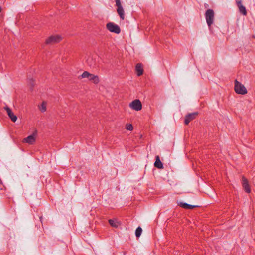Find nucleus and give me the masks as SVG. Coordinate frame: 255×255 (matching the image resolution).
<instances>
[{
  "label": "nucleus",
  "mask_w": 255,
  "mask_h": 255,
  "mask_svg": "<svg viewBox=\"0 0 255 255\" xmlns=\"http://www.w3.org/2000/svg\"><path fill=\"white\" fill-rule=\"evenodd\" d=\"M126 129L128 130L131 131L133 129V127L131 124H127L126 125Z\"/></svg>",
  "instance_id": "6ab92c4d"
},
{
  "label": "nucleus",
  "mask_w": 255,
  "mask_h": 255,
  "mask_svg": "<svg viewBox=\"0 0 255 255\" xmlns=\"http://www.w3.org/2000/svg\"><path fill=\"white\" fill-rule=\"evenodd\" d=\"M235 91L238 94L244 95L247 93V90L245 86L237 80L235 81Z\"/></svg>",
  "instance_id": "f03ea898"
},
{
  "label": "nucleus",
  "mask_w": 255,
  "mask_h": 255,
  "mask_svg": "<svg viewBox=\"0 0 255 255\" xmlns=\"http://www.w3.org/2000/svg\"><path fill=\"white\" fill-rule=\"evenodd\" d=\"M109 223L112 227H116L118 226V223L114 220L110 219L109 220Z\"/></svg>",
  "instance_id": "f3484780"
},
{
  "label": "nucleus",
  "mask_w": 255,
  "mask_h": 255,
  "mask_svg": "<svg viewBox=\"0 0 255 255\" xmlns=\"http://www.w3.org/2000/svg\"><path fill=\"white\" fill-rule=\"evenodd\" d=\"M90 73L87 71H84L82 74L80 76L81 78H89V77L90 76Z\"/></svg>",
  "instance_id": "a211bd4d"
},
{
  "label": "nucleus",
  "mask_w": 255,
  "mask_h": 255,
  "mask_svg": "<svg viewBox=\"0 0 255 255\" xmlns=\"http://www.w3.org/2000/svg\"><path fill=\"white\" fill-rule=\"evenodd\" d=\"M2 183V180L1 179H0V183Z\"/></svg>",
  "instance_id": "5701e85b"
},
{
  "label": "nucleus",
  "mask_w": 255,
  "mask_h": 255,
  "mask_svg": "<svg viewBox=\"0 0 255 255\" xmlns=\"http://www.w3.org/2000/svg\"><path fill=\"white\" fill-rule=\"evenodd\" d=\"M205 18L208 26L210 27L214 20V12L212 9H208L206 11Z\"/></svg>",
  "instance_id": "f257e3e1"
},
{
  "label": "nucleus",
  "mask_w": 255,
  "mask_h": 255,
  "mask_svg": "<svg viewBox=\"0 0 255 255\" xmlns=\"http://www.w3.org/2000/svg\"><path fill=\"white\" fill-rule=\"evenodd\" d=\"M88 79L90 81H92L94 83H98L99 82L98 77L92 74H90Z\"/></svg>",
  "instance_id": "2eb2a0df"
},
{
  "label": "nucleus",
  "mask_w": 255,
  "mask_h": 255,
  "mask_svg": "<svg viewBox=\"0 0 255 255\" xmlns=\"http://www.w3.org/2000/svg\"><path fill=\"white\" fill-rule=\"evenodd\" d=\"M4 109L6 110L7 114L11 120L12 122H15L17 120V117L13 113L11 110L7 106L4 107Z\"/></svg>",
  "instance_id": "6e6552de"
},
{
  "label": "nucleus",
  "mask_w": 255,
  "mask_h": 255,
  "mask_svg": "<svg viewBox=\"0 0 255 255\" xmlns=\"http://www.w3.org/2000/svg\"><path fill=\"white\" fill-rule=\"evenodd\" d=\"M154 166L156 168L158 169H163V165L162 163L160 160L159 157L158 156H157L156 157V161L154 163Z\"/></svg>",
  "instance_id": "f8f14e48"
},
{
  "label": "nucleus",
  "mask_w": 255,
  "mask_h": 255,
  "mask_svg": "<svg viewBox=\"0 0 255 255\" xmlns=\"http://www.w3.org/2000/svg\"><path fill=\"white\" fill-rule=\"evenodd\" d=\"M135 69L137 76H140L143 74V69L142 65L141 63H138L136 64Z\"/></svg>",
  "instance_id": "9b49d317"
},
{
  "label": "nucleus",
  "mask_w": 255,
  "mask_h": 255,
  "mask_svg": "<svg viewBox=\"0 0 255 255\" xmlns=\"http://www.w3.org/2000/svg\"><path fill=\"white\" fill-rule=\"evenodd\" d=\"M117 13L119 14L120 18L122 20H124L125 18V16H124V10L123 7H118V8H117Z\"/></svg>",
  "instance_id": "4468645a"
},
{
  "label": "nucleus",
  "mask_w": 255,
  "mask_h": 255,
  "mask_svg": "<svg viewBox=\"0 0 255 255\" xmlns=\"http://www.w3.org/2000/svg\"><path fill=\"white\" fill-rule=\"evenodd\" d=\"M115 2H116V5L117 6V8H118V7H122L120 0H115Z\"/></svg>",
  "instance_id": "412c9836"
},
{
  "label": "nucleus",
  "mask_w": 255,
  "mask_h": 255,
  "mask_svg": "<svg viewBox=\"0 0 255 255\" xmlns=\"http://www.w3.org/2000/svg\"><path fill=\"white\" fill-rule=\"evenodd\" d=\"M107 29L111 32L116 34L120 33L121 30L119 26L113 23H108L106 25Z\"/></svg>",
  "instance_id": "7ed1b4c3"
},
{
  "label": "nucleus",
  "mask_w": 255,
  "mask_h": 255,
  "mask_svg": "<svg viewBox=\"0 0 255 255\" xmlns=\"http://www.w3.org/2000/svg\"><path fill=\"white\" fill-rule=\"evenodd\" d=\"M142 230L140 227L137 228L135 231V235L137 237H139L141 234Z\"/></svg>",
  "instance_id": "dca6fc26"
},
{
  "label": "nucleus",
  "mask_w": 255,
  "mask_h": 255,
  "mask_svg": "<svg viewBox=\"0 0 255 255\" xmlns=\"http://www.w3.org/2000/svg\"><path fill=\"white\" fill-rule=\"evenodd\" d=\"M40 109L41 112H43L46 111V105L44 103H42Z\"/></svg>",
  "instance_id": "aec40b11"
},
{
  "label": "nucleus",
  "mask_w": 255,
  "mask_h": 255,
  "mask_svg": "<svg viewBox=\"0 0 255 255\" xmlns=\"http://www.w3.org/2000/svg\"><path fill=\"white\" fill-rule=\"evenodd\" d=\"M61 40V37L59 35L51 36L46 40V44H53L59 42Z\"/></svg>",
  "instance_id": "39448f33"
},
{
  "label": "nucleus",
  "mask_w": 255,
  "mask_h": 255,
  "mask_svg": "<svg viewBox=\"0 0 255 255\" xmlns=\"http://www.w3.org/2000/svg\"><path fill=\"white\" fill-rule=\"evenodd\" d=\"M37 134V131L35 130L32 135H29L23 139V142L29 144H32L35 141V135Z\"/></svg>",
  "instance_id": "423d86ee"
},
{
  "label": "nucleus",
  "mask_w": 255,
  "mask_h": 255,
  "mask_svg": "<svg viewBox=\"0 0 255 255\" xmlns=\"http://www.w3.org/2000/svg\"><path fill=\"white\" fill-rule=\"evenodd\" d=\"M242 185L247 193H249L251 192V189L248 183V181L245 177H242Z\"/></svg>",
  "instance_id": "9d476101"
},
{
  "label": "nucleus",
  "mask_w": 255,
  "mask_h": 255,
  "mask_svg": "<svg viewBox=\"0 0 255 255\" xmlns=\"http://www.w3.org/2000/svg\"><path fill=\"white\" fill-rule=\"evenodd\" d=\"M237 4L239 8L240 12L244 16L247 15V12L246 7L244 5H242V1L241 0H239L237 1Z\"/></svg>",
  "instance_id": "1a4fd4ad"
},
{
  "label": "nucleus",
  "mask_w": 255,
  "mask_h": 255,
  "mask_svg": "<svg viewBox=\"0 0 255 255\" xmlns=\"http://www.w3.org/2000/svg\"><path fill=\"white\" fill-rule=\"evenodd\" d=\"M180 205L181 207H182L185 209H192L195 207H199V206H197V205H192L188 204L186 203H180Z\"/></svg>",
  "instance_id": "ddd939ff"
},
{
  "label": "nucleus",
  "mask_w": 255,
  "mask_h": 255,
  "mask_svg": "<svg viewBox=\"0 0 255 255\" xmlns=\"http://www.w3.org/2000/svg\"><path fill=\"white\" fill-rule=\"evenodd\" d=\"M197 112H194L188 114L187 115H186L185 119V124L186 125H188L192 120L196 118V116L197 115Z\"/></svg>",
  "instance_id": "0eeeda50"
},
{
  "label": "nucleus",
  "mask_w": 255,
  "mask_h": 255,
  "mask_svg": "<svg viewBox=\"0 0 255 255\" xmlns=\"http://www.w3.org/2000/svg\"><path fill=\"white\" fill-rule=\"evenodd\" d=\"M129 107L133 110L138 111L142 109V104L139 100L136 99L130 103Z\"/></svg>",
  "instance_id": "20e7f679"
},
{
  "label": "nucleus",
  "mask_w": 255,
  "mask_h": 255,
  "mask_svg": "<svg viewBox=\"0 0 255 255\" xmlns=\"http://www.w3.org/2000/svg\"><path fill=\"white\" fill-rule=\"evenodd\" d=\"M33 81L32 80H30V84L31 85V86H33Z\"/></svg>",
  "instance_id": "4be33fe9"
}]
</instances>
